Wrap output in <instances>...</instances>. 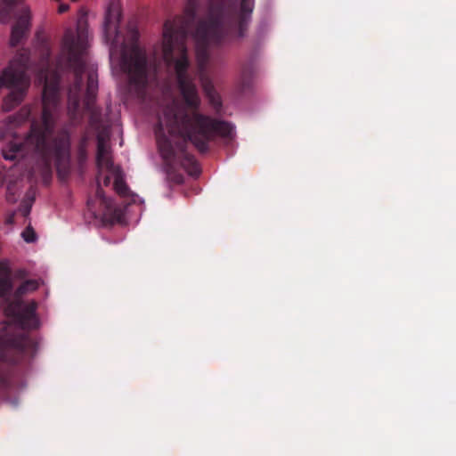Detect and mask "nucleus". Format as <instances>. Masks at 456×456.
Wrapping results in <instances>:
<instances>
[{"mask_svg": "<svg viewBox=\"0 0 456 456\" xmlns=\"http://www.w3.org/2000/svg\"><path fill=\"white\" fill-rule=\"evenodd\" d=\"M163 58L169 63L174 60V56H179L175 60V69L177 74L178 83L180 85L182 94L186 102L190 105H197L199 98L194 86L183 77V72L187 68L188 61L184 55V47L182 44L175 43L173 36L166 29L163 35L162 44Z\"/></svg>", "mask_w": 456, "mask_h": 456, "instance_id": "nucleus-1", "label": "nucleus"}, {"mask_svg": "<svg viewBox=\"0 0 456 456\" xmlns=\"http://www.w3.org/2000/svg\"><path fill=\"white\" fill-rule=\"evenodd\" d=\"M97 165L99 183H101V181H102L104 185H109L110 183V180L113 179L114 190L119 195L123 197L131 195L132 201L134 203L137 201L142 204L144 203L143 199L130 192L124 180V174L122 173L119 167L113 165L110 149L105 142L101 138L98 139Z\"/></svg>", "mask_w": 456, "mask_h": 456, "instance_id": "nucleus-2", "label": "nucleus"}, {"mask_svg": "<svg viewBox=\"0 0 456 456\" xmlns=\"http://www.w3.org/2000/svg\"><path fill=\"white\" fill-rule=\"evenodd\" d=\"M190 124L193 126V132L205 134L213 128L224 137H232L235 134V128L232 124L213 123L209 118L200 115H194L190 119Z\"/></svg>", "mask_w": 456, "mask_h": 456, "instance_id": "nucleus-3", "label": "nucleus"}, {"mask_svg": "<svg viewBox=\"0 0 456 456\" xmlns=\"http://www.w3.org/2000/svg\"><path fill=\"white\" fill-rule=\"evenodd\" d=\"M121 18V8L118 3L112 2L108 5L103 21V32L106 40L116 38L118 33V24Z\"/></svg>", "mask_w": 456, "mask_h": 456, "instance_id": "nucleus-4", "label": "nucleus"}, {"mask_svg": "<svg viewBox=\"0 0 456 456\" xmlns=\"http://www.w3.org/2000/svg\"><path fill=\"white\" fill-rule=\"evenodd\" d=\"M3 83L12 89L27 86V77L24 70L16 66V61H12L10 67L4 72Z\"/></svg>", "mask_w": 456, "mask_h": 456, "instance_id": "nucleus-5", "label": "nucleus"}, {"mask_svg": "<svg viewBox=\"0 0 456 456\" xmlns=\"http://www.w3.org/2000/svg\"><path fill=\"white\" fill-rule=\"evenodd\" d=\"M216 25V21L211 20L208 22H204L200 24L197 28L193 37L196 41L197 57L199 60L200 58L201 41H204L207 37L210 36V34L215 30Z\"/></svg>", "mask_w": 456, "mask_h": 456, "instance_id": "nucleus-6", "label": "nucleus"}, {"mask_svg": "<svg viewBox=\"0 0 456 456\" xmlns=\"http://www.w3.org/2000/svg\"><path fill=\"white\" fill-rule=\"evenodd\" d=\"M28 26L29 17L27 13L26 15L20 17L17 24L12 28L10 43L12 46L16 45L24 37Z\"/></svg>", "mask_w": 456, "mask_h": 456, "instance_id": "nucleus-7", "label": "nucleus"}, {"mask_svg": "<svg viewBox=\"0 0 456 456\" xmlns=\"http://www.w3.org/2000/svg\"><path fill=\"white\" fill-rule=\"evenodd\" d=\"M56 93H57V87L56 86L50 87V86H47L46 84L45 83L43 93H42V99H43V102H44V105H45V110L43 111V120H44V123L46 126L48 125V120H47L48 110H47V108H48V106L52 102H55Z\"/></svg>", "mask_w": 456, "mask_h": 456, "instance_id": "nucleus-8", "label": "nucleus"}, {"mask_svg": "<svg viewBox=\"0 0 456 456\" xmlns=\"http://www.w3.org/2000/svg\"><path fill=\"white\" fill-rule=\"evenodd\" d=\"M9 269L6 263H0V296L11 288Z\"/></svg>", "mask_w": 456, "mask_h": 456, "instance_id": "nucleus-9", "label": "nucleus"}, {"mask_svg": "<svg viewBox=\"0 0 456 456\" xmlns=\"http://www.w3.org/2000/svg\"><path fill=\"white\" fill-rule=\"evenodd\" d=\"M255 0H242L240 4V16L244 20L248 18L253 11Z\"/></svg>", "mask_w": 456, "mask_h": 456, "instance_id": "nucleus-10", "label": "nucleus"}, {"mask_svg": "<svg viewBox=\"0 0 456 456\" xmlns=\"http://www.w3.org/2000/svg\"><path fill=\"white\" fill-rule=\"evenodd\" d=\"M144 70H145V59L140 58L135 61V63L133 65V67L130 68L129 72L131 73V75L133 73H135L140 77H142L144 76Z\"/></svg>", "mask_w": 456, "mask_h": 456, "instance_id": "nucleus-11", "label": "nucleus"}, {"mask_svg": "<svg viewBox=\"0 0 456 456\" xmlns=\"http://www.w3.org/2000/svg\"><path fill=\"white\" fill-rule=\"evenodd\" d=\"M38 287V283L36 281H27L21 286H20L17 289V294H23L28 291H32L37 289Z\"/></svg>", "mask_w": 456, "mask_h": 456, "instance_id": "nucleus-12", "label": "nucleus"}, {"mask_svg": "<svg viewBox=\"0 0 456 456\" xmlns=\"http://www.w3.org/2000/svg\"><path fill=\"white\" fill-rule=\"evenodd\" d=\"M21 237L26 242H34L37 240L36 233L34 230L30 227H28L22 233Z\"/></svg>", "mask_w": 456, "mask_h": 456, "instance_id": "nucleus-13", "label": "nucleus"}, {"mask_svg": "<svg viewBox=\"0 0 456 456\" xmlns=\"http://www.w3.org/2000/svg\"><path fill=\"white\" fill-rule=\"evenodd\" d=\"M20 151V147L17 145H14L11 151V152H8L6 151H3V156L5 159L8 160H13L18 158V153Z\"/></svg>", "mask_w": 456, "mask_h": 456, "instance_id": "nucleus-14", "label": "nucleus"}, {"mask_svg": "<svg viewBox=\"0 0 456 456\" xmlns=\"http://www.w3.org/2000/svg\"><path fill=\"white\" fill-rule=\"evenodd\" d=\"M172 119H177V116L175 114H174L172 117H171V113H167V114H165V117H164V119H161L160 121V125L161 126H169L172 124Z\"/></svg>", "mask_w": 456, "mask_h": 456, "instance_id": "nucleus-15", "label": "nucleus"}, {"mask_svg": "<svg viewBox=\"0 0 456 456\" xmlns=\"http://www.w3.org/2000/svg\"><path fill=\"white\" fill-rule=\"evenodd\" d=\"M89 80H90V83H89V86H88V90L93 94L97 90V83L94 80V74L90 75Z\"/></svg>", "mask_w": 456, "mask_h": 456, "instance_id": "nucleus-16", "label": "nucleus"}, {"mask_svg": "<svg viewBox=\"0 0 456 456\" xmlns=\"http://www.w3.org/2000/svg\"><path fill=\"white\" fill-rule=\"evenodd\" d=\"M204 89H205L207 94L209 96L210 100L213 102V103L216 106H219L220 105L219 98L212 95L211 91L208 85H204Z\"/></svg>", "mask_w": 456, "mask_h": 456, "instance_id": "nucleus-17", "label": "nucleus"}, {"mask_svg": "<svg viewBox=\"0 0 456 456\" xmlns=\"http://www.w3.org/2000/svg\"><path fill=\"white\" fill-rule=\"evenodd\" d=\"M68 8H69V7H68V5H66V4L60 5V7H59V12H66V11L68 10Z\"/></svg>", "mask_w": 456, "mask_h": 456, "instance_id": "nucleus-18", "label": "nucleus"}, {"mask_svg": "<svg viewBox=\"0 0 456 456\" xmlns=\"http://www.w3.org/2000/svg\"><path fill=\"white\" fill-rule=\"evenodd\" d=\"M97 198H99L102 203H104V202H105V198H104V196L102 194V192H100V191H98V192H97Z\"/></svg>", "mask_w": 456, "mask_h": 456, "instance_id": "nucleus-19", "label": "nucleus"}, {"mask_svg": "<svg viewBox=\"0 0 456 456\" xmlns=\"http://www.w3.org/2000/svg\"><path fill=\"white\" fill-rule=\"evenodd\" d=\"M192 135H193V134H192V132H189V133H188V137H189L191 140H192Z\"/></svg>", "mask_w": 456, "mask_h": 456, "instance_id": "nucleus-20", "label": "nucleus"}, {"mask_svg": "<svg viewBox=\"0 0 456 456\" xmlns=\"http://www.w3.org/2000/svg\"><path fill=\"white\" fill-rule=\"evenodd\" d=\"M28 213H29V208L26 209L24 212L25 215H28Z\"/></svg>", "mask_w": 456, "mask_h": 456, "instance_id": "nucleus-21", "label": "nucleus"}]
</instances>
